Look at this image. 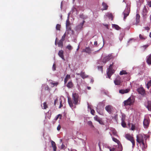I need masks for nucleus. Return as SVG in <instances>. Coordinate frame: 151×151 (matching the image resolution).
<instances>
[{
  "instance_id": "f257e3e1",
  "label": "nucleus",
  "mask_w": 151,
  "mask_h": 151,
  "mask_svg": "<svg viewBox=\"0 0 151 151\" xmlns=\"http://www.w3.org/2000/svg\"><path fill=\"white\" fill-rule=\"evenodd\" d=\"M80 99L78 93H73L72 94V99L73 101V103L76 105H77L80 102Z\"/></svg>"
},
{
  "instance_id": "f03ea898",
  "label": "nucleus",
  "mask_w": 151,
  "mask_h": 151,
  "mask_svg": "<svg viewBox=\"0 0 151 151\" xmlns=\"http://www.w3.org/2000/svg\"><path fill=\"white\" fill-rule=\"evenodd\" d=\"M114 63H112V64L110 65L108 69V70L107 71V76L110 79L111 75L113 74L115 72V70L113 69L112 66H113Z\"/></svg>"
},
{
  "instance_id": "7ed1b4c3",
  "label": "nucleus",
  "mask_w": 151,
  "mask_h": 151,
  "mask_svg": "<svg viewBox=\"0 0 151 151\" xmlns=\"http://www.w3.org/2000/svg\"><path fill=\"white\" fill-rule=\"evenodd\" d=\"M134 102V99L131 97H129L127 100H125L124 102L125 106H131L133 105Z\"/></svg>"
},
{
  "instance_id": "20e7f679",
  "label": "nucleus",
  "mask_w": 151,
  "mask_h": 151,
  "mask_svg": "<svg viewBox=\"0 0 151 151\" xmlns=\"http://www.w3.org/2000/svg\"><path fill=\"white\" fill-rule=\"evenodd\" d=\"M125 138L128 140L130 141L132 143V147H134L135 145V140L133 137L130 134H127L125 135Z\"/></svg>"
},
{
  "instance_id": "39448f33",
  "label": "nucleus",
  "mask_w": 151,
  "mask_h": 151,
  "mask_svg": "<svg viewBox=\"0 0 151 151\" xmlns=\"http://www.w3.org/2000/svg\"><path fill=\"white\" fill-rule=\"evenodd\" d=\"M113 58V56L111 54H109L103 57L102 59V61L104 64Z\"/></svg>"
},
{
  "instance_id": "423d86ee",
  "label": "nucleus",
  "mask_w": 151,
  "mask_h": 151,
  "mask_svg": "<svg viewBox=\"0 0 151 151\" xmlns=\"http://www.w3.org/2000/svg\"><path fill=\"white\" fill-rule=\"evenodd\" d=\"M137 141L139 143H142V145H144V142L143 136L141 134H139L136 136Z\"/></svg>"
},
{
  "instance_id": "0eeeda50",
  "label": "nucleus",
  "mask_w": 151,
  "mask_h": 151,
  "mask_svg": "<svg viewBox=\"0 0 151 151\" xmlns=\"http://www.w3.org/2000/svg\"><path fill=\"white\" fill-rule=\"evenodd\" d=\"M130 12V8L128 7L126 8L123 13L124 15V20H125L126 17L129 15Z\"/></svg>"
},
{
  "instance_id": "6e6552de",
  "label": "nucleus",
  "mask_w": 151,
  "mask_h": 151,
  "mask_svg": "<svg viewBox=\"0 0 151 151\" xmlns=\"http://www.w3.org/2000/svg\"><path fill=\"white\" fill-rule=\"evenodd\" d=\"M122 81L121 80V78L120 76H118L115 79L114 81V84L116 85H120Z\"/></svg>"
},
{
  "instance_id": "1a4fd4ad",
  "label": "nucleus",
  "mask_w": 151,
  "mask_h": 151,
  "mask_svg": "<svg viewBox=\"0 0 151 151\" xmlns=\"http://www.w3.org/2000/svg\"><path fill=\"white\" fill-rule=\"evenodd\" d=\"M150 122V120L148 118H145L144 119L143 122L144 127L147 128L149 126Z\"/></svg>"
},
{
  "instance_id": "9d476101",
  "label": "nucleus",
  "mask_w": 151,
  "mask_h": 151,
  "mask_svg": "<svg viewBox=\"0 0 151 151\" xmlns=\"http://www.w3.org/2000/svg\"><path fill=\"white\" fill-rule=\"evenodd\" d=\"M137 91L139 93L142 95H144L145 94V91L143 88L140 87L138 88L137 89Z\"/></svg>"
},
{
  "instance_id": "9b49d317",
  "label": "nucleus",
  "mask_w": 151,
  "mask_h": 151,
  "mask_svg": "<svg viewBox=\"0 0 151 151\" xmlns=\"http://www.w3.org/2000/svg\"><path fill=\"white\" fill-rule=\"evenodd\" d=\"M105 110L109 113H111L113 109V107L110 105L106 106L105 108Z\"/></svg>"
},
{
  "instance_id": "f8f14e48",
  "label": "nucleus",
  "mask_w": 151,
  "mask_h": 151,
  "mask_svg": "<svg viewBox=\"0 0 151 151\" xmlns=\"http://www.w3.org/2000/svg\"><path fill=\"white\" fill-rule=\"evenodd\" d=\"M105 101H103L101 102H100L98 104L97 108H99V109H102L104 108L105 106Z\"/></svg>"
},
{
  "instance_id": "ddd939ff",
  "label": "nucleus",
  "mask_w": 151,
  "mask_h": 151,
  "mask_svg": "<svg viewBox=\"0 0 151 151\" xmlns=\"http://www.w3.org/2000/svg\"><path fill=\"white\" fill-rule=\"evenodd\" d=\"M130 91L129 88H127L125 89H121L119 91V93L123 94L128 93Z\"/></svg>"
},
{
  "instance_id": "4468645a",
  "label": "nucleus",
  "mask_w": 151,
  "mask_h": 151,
  "mask_svg": "<svg viewBox=\"0 0 151 151\" xmlns=\"http://www.w3.org/2000/svg\"><path fill=\"white\" fill-rule=\"evenodd\" d=\"M63 51L61 50L59 51L58 53V55L64 61H65V59L63 55Z\"/></svg>"
},
{
  "instance_id": "2eb2a0df",
  "label": "nucleus",
  "mask_w": 151,
  "mask_h": 151,
  "mask_svg": "<svg viewBox=\"0 0 151 151\" xmlns=\"http://www.w3.org/2000/svg\"><path fill=\"white\" fill-rule=\"evenodd\" d=\"M94 119L98 122L100 124H103V122L99 117L97 115H96L94 117Z\"/></svg>"
},
{
  "instance_id": "dca6fc26",
  "label": "nucleus",
  "mask_w": 151,
  "mask_h": 151,
  "mask_svg": "<svg viewBox=\"0 0 151 151\" xmlns=\"http://www.w3.org/2000/svg\"><path fill=\"white\" fill-rule=\"evenodd\" d=\"M146 62L149 65H151V54L148 55L147 57Z\"/></svg>"
},
{
  "instance_id": "f3484780",
  "label": "nucleus",
  "mask_w": 151,
  "mask_h": 151,
  "mask_svg": "<svg viewBox=\"0 0 151 151\" xmlns=\"http://www.w3.org/2000/svg\"><path fill=\"white\" fill-rule=\"evenodd\" d=\"M50 142L51 143L52 146L53 148V151H56V150L57 147L55 143L52 140H51Z\"/></svg>"
},
{
  "instance_id": "a211bd4d",
  "label": "nucleus",
  "mask_w": 151,
  "mask_h": 151,
  "mask_svg": "<svg viewBox=\"0 0 151 151\" xmlns=\"http://www.w3.org/2000/svg\"><path fill=\"white\" fill-rule=\"evenodd\" d=\"M146 107L149 111H151V101H148Z\"/></svg>"
},
{
  "instance_id": "6ab92c4d",
  "label": "nucleus",
  "mask_w": 151,
  "mask_h": 151,
  "mask_svg": "<svg viewBox=\"0 0 151 151\" xmlns=\"http://www.w3.org/2000/svg\"><path fill=\"white\" fill-rule=\"evenodd\" d=\"M85 22V21L83 20L82 23H80L77 27V29H81L83 28V26Z\"/></svg>"
},
{
  "instance_id": "aec40b11",
  "label": "nucleus",
  "mask_w": 151,
  "mask_h": 151,
  "mask_svg": "<svg viewBox=\"0 0 151 151\" xmlns=\"http://www.w3.org/2000/svg\"><path fill=\"white\" fill-rule=\"evenodd\" d=\"M66 86L68 88H71L73 87V84L71 81H70L67 84Z\"/></svg>"
},
{
  "instance_id": "412c9836",
  "label": "nucleus",
  "mask_w": 151,
  "mask_h": 151,
  "mask_svg": "<svg viewBox=\"0 0 151 151\" xmlns=\"http://www.w3.org/2000/svg\"><path fill=\"white\" fill-rule=\"evenodd\" d=\"M102 5L103 6V8L101 9L102 10L107 9L108 6L106 3L103 2L102 3Z\"/></svg>"
},
{
  "instance_id": "4be33fe9",
  "label": "nucleus",
  "mask_w": 151,
  "mask_h": 151,
  "mask_svg": "<svg viewBox=\"0 0 151 151\" xmlns=\"http://www.w3.org/2000/svg\"><path fill=\"white\" fill-rule=\"evenodd\" d=\"M80 75L83 79H84L88 77V76L86 75L84 72H81L80 74Z\"/></svg>"
},
{
  "instance_id": "5701e85b",
  "label": "nucleus",
  "mask_w": 151,
  "mask_h": 151,
  "mask_svg": "<svg viewBox=\"0 0 151 151\" xmlns=\"http://www.w3.org/2000/svg\"><path fill=\"white\" fill-rule=\"evenodd\" d=\"M70 78V75L67 74L64 80V83L66 84L67 81Z\"/></svg>"
},
{
  "instance_id": "b1692460",
  "label": "nucleus",
  "mask_w": 151,
  "mask_h": 151,
  "mask_svg": "<svg viewBox=\"0 0 151 151\" xmlns=\"http://www.w3.org/2000/svg\"><path fill=\"white\" fill-rule=\"evenodd\" d=\"M68 101L69 104V105L72 108L73 107V105L72 100H71V99L70 98H68Z\"/></svg>"
},
{
  "instance_id": "393cba45",
  "label": "nucleus",
  "mask_w": 151,
  "mask_h": 151,
  "mask_svg": "<svg viewBox=\"0 0 151 151\" xmlns=\"http://www.w3.org/2000/svg\"><path fill=\"white\" fill-rule=\"evenodd\" d=\"M63 42L61 40H60V41L58 42L57 44L58 45V47H60L61 48L63 47Z\"/></svg>"
},
{
  "instance_id": "a878e982",
  "label": "nucleus",
  "mask_w": 151,
  "mask_h": 151,
  "mask_svg": "<svg viewBox=\"0 0 151 151\" xmlns=\"http://www.w3.org/2000/svg\"><path fill=\"white\" fill-rule=\"evenodd\" d=\"M42 109H46L48 108V106L47 104V102H45L43 104V107L41 105Z\"/></svg>"
},
{
  "instance_id": "bb28decb",
  "label": "nucleus",
  "mask_w": 151,
  "mask_h": 151,
  "mask_svg": "<svg viewBox=\"0 0 151 151\" xmlns=\"http://www.w3.org/2000/svg\"><path fill=\"white\" fill-rule=\"evenodd\" d=\"M140 18V16L139 15L137 14L136 15V20L137 23H139V19Z\"/></svg>"
},
{
  "instance_id": "cd10ccee",
  "label": "nucleus",
  "mask_w": 151,
  "mask_h": 151,
  "mask_svg": "<svg viewBox=\"0 0 151 151\" xmlns=\"http://www.w3.org/2000/svg\"><path fill=\"white\" fill-rule=\"evenodd\" d=\"M112 140L114 141V142L118 144L119 145L120 143V142L116 138H115L114 137H112Z\"/></svg>"
},
{
  "instance_id": "c85d7f7f",
  "label": "nucleus",
  "mask_w": 151,
  "mask_h": 151,
  "mask_svg": "<svg viewBox=\"0 0 151 151\" xmlns=\"http://www.w3.org/2000/svg\"><path fill=\"white\" fill-rule=\"evenodd\" d=\"M147 88L149 89L150 86H151V80L148 82L147 83L146 85Z\"/></svg>"
},
{
  "instance_id": "c756f323",
  "label": "nucleus",
  "mask_w": 151,
  "mask_h": 151,
  "mask_svg": "<svg viewBox=\"0 0 151 151\" xmlns=\"http://www.w3.org/2000/svg\"><path fill=\"white\" fill-rule=\"evenodd\" d=\"M139 38L141 40H145L146 38V37L143 35L140 34L139 35Z\"/></svg>"
},
{
  "instance_id": "7c9ffc66",
  "label": "nucleus",
  "mask_w": 151,
  "mask_h": 151,
  "mask_svg": "<svg viewBox=\"0 0 151 151\" xmlns=\"http://www.w3.org/2000/svg\"><path fill=\"white\" fill-rule=\"evenodd\" d=\"M66 29H67V31L70 32V31H71V32L72 34H73V30H71V28L70 27V26H69L68 27H66Z\"/></svg>"
},
{
  "instance_id": "2f4dec72",
  "label": "nucleus",
  "mask_w": 151,
  "mask_h": 151,
  "mask_svg": "<svg viewBox=\"0 0 151 151\" xmlns=\"http://www.w3.org/2000/svg\"><path fill=\"white\" fill-rule=\"evenodd\" d=\"M147 12V8L145 6L143 10V14L145 15L146 14Z\"/></svg>"
},
{
  "instance_id": "473e14b6",
  "label": "nucleus",
  "mask_w": 151,
  "mask_h": 151,
  "mask_svg": "<svg viewBox=\"0 0 151 151\" xmlns=\"http://www.w3.org/2000/svg\"><path fill=\"white\" fill-rule=\"evenodd\" d=\"M127 73L126 72L125 70H123L121 71L120 72L119 74L120 75H122L124 74H127Z\"/></svg>"
},
{
  "instance_id": "72a5a7b5",
  "label": "nucleus",
  "mask_w": 151,
  "mask_h": 151,
  "mask_svg": "<svg viewBox=\"0 0 151 151\" xmlns=\"http://www.w3.org/2000/svg\"><path fill=\"white\" fill-rule=\"evenodd\" d=\"M83 52H85L87 53H89L90 52V50L89 48L88 47H86L84 50H83Z\"/></svg>"
},
{
  "instance_id": "f704fd0d",
  "label": "nucleus",
  "mask_w": 151,
  "mask_h": 151,
  "mask_svg": "<svg viewBox=\"0 0 151 151\" xmlns=\"http://www.w3.org/2000/svg\"><path fill=\"white\" fill-rule=\"evenodd\" d=\"M113 27L117 30H119L120 29V27L118 25L116 24H113Z\"/></svg>"
},
{
  "instance_id": "c9c22d12",
  "label": "nucleus",
  "mask_w": 151,
  "mask_h": 151,
  "mask_svg": "<svg viewBox=\"0 0 151 151\" xmlns=\"http://www.w3.org/2000/svg\"><path fill=\"white\" fill-rule=\"evenodd\" d=\"M88 124L91 127L93 128L94 127L93 125L92 122L91 121H89L88 122Z\"/></svg>"
},
{
  "instance_id": "e433bc0d",
  "label": "nucleus",
  "mask_w": 151,
  "mask_h": 151,
  "mask_svg": "<svg viewBox=\"0 0 151 151\" xmlns=\"http://www.w3.org/2000/svg\"><path fill=\"white\" fill-rule=\"evenodd\" d=\"M121 124L123 127H126V124L125 122V121H122Z\"/></svg>"
},
{
  "instance_id": "4c0bfd02",
  "label": "nucleus",
  "mask_w": 151,
  "mask_h": 151,
  "mask_svg": "<svg viewBox=\"0 0 151 151\" xmlns=\"http://www.w3.org/2000/svg\"><path fill=\"white\" fill-rule=\"evenodd\" d=\"M61 27L60 25L58 24L56 25V29L57 30H60Z\"/></svg>"
},
{
  "instance_id": "58836bf2",
  "label": "nucleus",
  "mask_w": 151,
  "mask_h": 151,
  "mask_svg": "<svg viewBox=\"0 0 151 151\" xmlns=\"http://www.w3.org/2000/svg\"><path fill=\"white\" fill-rule=\"evenodd\" d=\"M50 84L52 86V87H54V86H56L58 84V82H56V83H53L52 82H50Z\"/></svg>"
},
{
  "instance_id": "ea45409f",
  "label": "nucleus",
  "mask_w": 151,
  "mask_h": 151,
  "mask_svg": "<svg viewBox=\"0 0 151 151\" xmlns=\"http://www.w3.org/2000/svg\"><path fill=\"white\" fill-rule=\"evenodd\" d=\"M70 23L69 22V21H68V19H67L66 20V27L70 26Z\"/></svg>"
},
{
  "instance_id": "a19ab883",
  "label": "nucleus",
  "mask_w": 151,
  "mask_h": 151,
  "mask_svg": "<svg viewBox=\"0 0 151 151\" xmlns=\"http://www.w3.org/2000/svg\"><path fill=\"white\" fill-rule=\"evenodd\" d=\"M66 48L69 50H71L72 49V47L70 45H68L67 46Z\"/></svg>"
},
{
  "instance_id": "79ce46f5",
  "label": "nucleus",
  "mask_w": 151,
  "mask_h": 151,
  "mask_svg": "<svg viewBox=\"0 0 151 151\" xmlns=\"http://www.w3.org/2000/svg\"><path fill=\"white\" fill-rule=\"evenodd\" d=\"M66 36V33H65L63 35L62 37V38L60 40L61 41H63L64 40Z\"/></svg>"
},
{
  "instance_id": "37998d69",
  "label": "nucleus",
  "mask_w": 151,
  "mask_h": 151,
  "mask_svg": "<svg viewBox=\"0 0 151 151\" xmlns=\"http://www.w3.org/2000/svg\"><path fill=\"white\" fill-rule=\"evenodd\" d=\"M126 116L124 114H122V121H125V119Z\"/></svg>"
},
{
  "instance_id": "c03bdc74",
  "label": "nucleus",
  "mask_w": 151,
  "mask_h": 151,
  "mask_svg": "<svg viewBox=\"0 0 151 151\" xmlns=\"http://www.w3.org/2000/svg\"><path fill=\"white\" fill-rule=\"evenodd\" d=\"M52 70L53 71H55L56 70V66L55 65V64L54 63L53 64L52 67Z\"/></svg>"
},
{
  "instance_id": "a18cd8bd",
  "label": "nucleus",
  "mask_w": 151,
  "mask_h": 151,
  "mask_svg": "<svg viewBox=\"0 0 151 151\" xmlns=\"http://www.w3.org/2000/svg\"><path fill=\"white\" fill-rule=\"evenodd\" d=\"M98 68L99 70H101L102 72L103 71L102 66H98Z\"/></svg>"
},
{
  "instance_id": "49530a36",
  "label": "nucleus",
  "mask_w": 151,
  "mask_h": 151,
  "mask_svg": "<svg viewBox=\"0 0 151 151\" xmlns=\"http://www.w3.org/2000/svg\"><path fill=\"white\" fill-rule=\"evenodd\" d=\"M131 129L132 130H134L135 129V126L133 124H132Z\"/></svg>"
},
{
  "instance_id": "de8ad7c7",
  "label": "nucleus",
  "mask_w": 151,
  "mask_h": 151,
  "mask_svg": "<svg viewBox=\"0 0 151 151\" xmlns=\"http://www.w3.org/2000/svg\"><path fill=\"white\" fill-rule=\"evenodd\" d=\"M147 5L150 7H151V1H147Z\"/></svg>"
},
{
  "instance_id": "09e8293b",
  "label": "nucleus",
  "mask_w": 151,
  "mask_h": 151,
  "mask_svg": "<svg viewBox=\"0 0 151 151\" xmlns=\"http://www.w3.org/2000/svg\"><path fill=\"white\" fill-rule=\"evenodd\" d=\"M95 111L93 109H91V114L93 115H94Z\"/></svg>"
},
{
  "instance_id": "8fccbe9b",
  "label": "nucleus",
  "mask_w": 151,
  "mask_h": 151,
  "mask_svg": "<svg viewBox=\"0 0 151 151\" xmlns=\"http://www.w3.org/2000/svg\"><path fill=\"white\" fill-rule=\"evenodd\" d=\"M62 116V115L60 114H58V115H57V116L56 118V119L57 120L58 119V118L60 117V119H61V117Z\"/></svg>"
},
{
  "instance_id": "3c124183",
  "label": "nucleus",
  "mask_w": 151,
  "mask_h": 151,
  "mask_svg": "<svg viewBox=\"0 0 151 151\" xmlns=\"http://www.w3.org/2000/svg\"><path fill=\"white\" fill-rule=\"evenodd\" d=\"M62 116V115L60 114H58V115H57V116L56 118V119L57 120L58 119V118L60 117V119H61V117Z\"/></svg>"
},
{
  "instance_id": "603ef678",
  "label": "nucleus",
  "mask_w": 151,
  "mask_h": 151,
  "mask_svg": "<svg viewBox=\"0 0 151 151\" xmlns=\"http://www.w3.org/2000/svg\"><path fill=\"white\" fill-rule=\"evenodd\" d=\"M61 128V126L59 124L57 127V129L59 131Z\"/></svg>"
},
{
  "instance_id": "864d4df0",
  "label": "nucleus",
  "mask_w": 151,
  "mask_h": 151,
  "mask_svg": "<svg viewBox=\"0 0 151 151\" xmlns=\"http://www.w3.org/2000/svg\"><path fill=\"white\" fill-rule=\"evenodd\" d=\"M45 90H49V91L50 90V89L49 88V87L47 85L45 88Z\"/></svg>"
},
{
  "instance_id": "5fc2aeb1",
  "label": "nucleus",
  "mask_w": 151,
  "mask_h": 151,
  "mask_svg": "<svg viewBox=\"0 0 151 151\" xmlns=\"http://www.w3.org/2000/svg\"><path fill=\"white\" fill-rule=\"evenodd\" d=\"M58 99H56L55 100L54 103V105L55 106L56 105V103L58 102Z\"/></svg>"
},
{
  "instance_id": "6e6d98bb",
  "label": "nucleus",
  "mask_w": 151,
  "mask_h": 151,
  "mask_svg": "<svg viewBox=\"0 0 151 151\" xmlns=\"http://www.w3.org/2000/svg\"><path fill=\"white\" fill-rule=\"evenodd\" d=\"M62 101H61L60 102V105L59 106V108H60L62 106H63V105L62 104Z\"/></svg>"
},
{
  "instance_id": "4d7b16f0",
  "label": "nucleus",
  "mask_w": 151,
  "mask_h": 151,
  "mask_svg": "<svg viewBox=\"0 0 151 151\" xmlns=\"http://www.w3.org/2000/svg\"><path fill=\"white\" fill-rule=\"evenodd\" d=\"M109 17L110 18H111L112 19V18H113V16H112V15L110 14H109Z\"/></svg>"
},
{
  "instance_id": "13d9d810",
  "label": "nucleus",
  "mask_w": 151,
  "mask_h": 151,
  "mask_svg": "<svg viewBox=\"0 0 151 151\" xmlns=\"http://www.w3.org/2000/svg\"><path fill=\"white\" fill-rule=\"evenodd\" d=\"M65 147V145H64L62 144L61 145V148L63 149Z\"/></svg>"
},
{
  "instance_id": "bf43d9fd",
  "label": "nucleus",
  "mask_w": 151,
  "mask_h": 151,
  "mask_svg": "<svg viewBox=\"0 0 151 151\" xmlns=\"http://www.w3.org/2000/svg\"><path fill=\"white\" fill-rule=\"evenodd\" d=\"M149 45H145L142 46V47H144L145 49Z\"/></svg>"
},
{
  "instance_id": "052dcab7",
  "label": "nucleus",
  "mask_w": 151,
  "mask_h": 151,
  "mask_svg": "<svg viewBox=\"0 0 151 151\" xmlns=\"http://www.w3.org/2000/svg\"><path fill=\"white\" fill-rule=\"evenodd\" d=\"M115 150V148H113L110 149V151H114Z\"/></svg>"
},
{
  "instance_id": "680f3d73",
  "label": "nucleus",
  "mask_w": 151,
  "mask_h": 151,
  "mask_svg": "<svg viewBox=\"0 0 151 151\" xmlns=\"http://www.w3.org/2000/svg\"><path fill=\"white\" fill-rule=\"evenodd\" d=\"M145 29L146 30H149L150 29V28L148 27H145Z\"/></svg>"
},
{
  "instance_id": "e2e57ef3",
  "label": "nucleus",
  "mask_w": 151,
  "mask_h": 151,
  "mask_svg": "<svg viewBox=\"0 0 151 151\" xmlns=\"http://www.w3.org/2000/svg\"><path fill=\"white\" fill-rule=\"evenodd\" d=\"M113 134L114 135H116V132L115 131H114L113 132Z\"/></svg>"
},
{
  "instance_id": "0e129e2a",
  "label": "nucleus",
  "mask_w": 151,
  "mask_h": 151,
  "mask_svg": "<svg viewBox=\"0 0 151 151\" xmlns=\"http://www.w3.org/2000/svg\"><path fill=\"white\" fill-rule=\"evenodd\" d=\"M94 45H97V42L96 41L94 42Z\"/></svg>"
},
{
  "instance_id": "69168bd1",
  "label": "nucleus",
  "mask_w": 151,
  "mask_h": 151,
  "mask_svg": "<svg viewBox=\"0 0 151 151\" xmlns=\"http://www.w3.org/2000/svg\"><path fill=\"white\" fill-rule=\"evenodd\" d=\"M79 45H78V48H77V50H76L77 51L78 50H79Z\"/></svg>"
},
{
  "instance_id": "338daca9",
  "label": "nucleus",
  "mask_w": 151,
  "mask_h": 151,
  "mask_svg": "<svg viewBox=\"0 0 151 151\" xmlns=\"http://www.w3.org/2000/svg\"><path fill=\"white\" fill-rule=\"evenodd\" d=\"M87 88L88 90H90L91 89V87H89V86H88L87 87Z\"/></svg>"
},
{
  "instance_id": "774afa93",
  "label": "nucleus",
  "mask_w": 151,
  "mask_h": 151,
  "mask_svg": "<svg viewBox=\"0 0 151 151\" xmlns=\"http://www.w3.org/2000/svg\"><path fill=\"white\" fill-rule=\"evenodd\" d=\"M105 26L106 27V28H107L108 29V24H106L105 25Z\"/></svg>"
}]
</instances>
